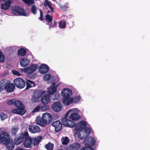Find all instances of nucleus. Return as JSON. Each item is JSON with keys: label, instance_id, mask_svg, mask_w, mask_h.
Listing matches in <instances>:
<instances>
[{"label": "nucleus", "instance_id": "nucleus-1", "mask_svg": "<svg viewBox=\"0 0 150 150\" xmlns=\"http://www.w3.org/2000/svg\"><path fill=\"white\" fill-rule=\"evenodd\" d=\"M11 139L8 133L3 131L0 134V142L4 144L8 150H12L15 147L14 143L10 141Z\"/></svg>", "mask_w": 150, "mask_h": 150}, {"label": "nucleus", "instance_id": "nucleus-2", "mask_svg": "<svg viewBox=\"0 0 150 150\" xmlns=\"http://www.w3.org/2000/svg\"><path fill=\"white\" fill-rule=\"evenodd\" d=\"M42 139V136H38L35 137H32L29 136L24 139L23 144L26 148H30L32 146H35L39 144Z\"/></svg>", "mask_w": 150, "mask_h": 150}, {"label": "nucleus", "instance_id": "nucleus-3", "mask_svg": "<svg viewBox=\"0 0 150 150\" xmlns=\"http://www.w3.org/2000/svg\"><path fill=\"white\" fill-rule=\"evenodd\" d=\"M11 13L15 16L21 15L28 16L29 13L25 11L22 8L17 6H14L12 8Z\"/></svg>", "mask_w": 150, "mask_h": 150}, {"label": "nucleus", "instance_id": "nucleus-4", "mask_svg": "<svg viewBox=\"0 0 150 150\" xmlns=\"http://www.w3.org/2000/svg\"><path fill=\"white\" fill-rule=\"evenodd\" d=\"M29 136V134L27 131H24L21 132L14 138V144L19 145L23 142L26 137Z\"/></svg>", "mask_w": 150, "mask_h": 150}, {"label": "nucleus", "instance_id": "nucleus-5", "mask_svg": "<svg viewBox=\"0 0 150 150\" xmlns=\"http://www.w3.org/2000/svg\"><path fill=\"white\" fill-rule=\"evenodd\" d=\"M38 67V65L36 64H33L29 67L24 68H21L20 71L21 73H25L28 74H31L35 71Z\"/></svg>", "mask_w": 150, "mask_h": 150}, {"label": "nucleus", "instance_id": "nucleus-6", "mask_svg": "<svg viewBox=\"0 0 150 150\" xmlns=\"http://www.w3.org/2000/svg\"><path fill=\"white\" fill-rule=\"evenodd\" d=\"M72 94H61L63 98L62 102L65 106H69L73 103V98L71 97Z\"/></svg>", "mask_w": 150, "mask_h": 150}, {"label": "nucleus", "instance_id": "nucleus-7", "mask_svg": "<svg viewBox=\"0 0 150 150\" xmlns=\"http://www.w3.org/2000/svg\"><path fill=\"white\" fill-rule=\"evenodd\" d=\"M52 120V115L49 113L45 112L42 115V120L43 123L45 124H50Z\"/></svg>", "mask_w": 150, "mask_h": 150}, {"label": "nucleus", "instance_id": "nucleus-8", "mask_svg": "<svg viewBox=\"0 0 150 150\" xmlns=\"http://www.w3.org/2000/svg\"><path fill=\"white\" fill-rule=\"evenodd\" d=\"M13 83L16 87L20 88H22L25 86V81L21 78H17L13 80Z\"/></svg>", "mask_w": 150, "mask_h": 150}, {"label": "nucleus", "instance_id": "nucleus-9", "mask_svg": "<svg viewBox=\"0 0 150 150\" xmlns=\"http://www.w3.org/2000/svg\"><path fill=\"white\" fill-rule=\"evenodd\" d=\"M59 80L57 79L56 81L52 82L53 84L47 88V92L49 94H54L57 92V87L59 85L58 84H56V83Z\"/></svg>", "mask_w": 150, "mask_h": 150}, {"label": "nucleus", "instance_id": "nucleus-10", "mask_svg": "<svg viewBox=\"0 0 150 150\" xmlns=\"http://www.w3.org/2000/svg\"><path fill=\"white\" fill-rule=\"evenodd\" d=\"M62 105L59 101L53 102L52 104V108L54 111L56 112H59L62 109Z\"/></svg>", "mask_w": 150, "mask_h": 150}, {"label": "nucleus", "instance_id": "nucleus-11", "mask_svg": "<svg viewBox=\"0 0 150 150\" xmlns=\"http://www.w3.org/2000/svg\"><path fill=\"white\" fill-rule=\"evenodd\" d=\"M87 125V123L84 121H81L75 125V130L76 131H80L83 130L84 127Z\"/></svg>", "mask_w": 150, "mask_h": 150}, {"label": "nucleus", "instance_id": "nucleus-12", "mask_svg": "<svg viewBox=\"0 0 150 150\" xmlns=\"http://www.w3.org/2000/svg\"><path fill=\"white\" fill-rule=\"evenodd\" d=\"M52 125L54 127L55 131L56 132H59L62 129V123L59 121L57 120L53 122Z\"/></svg>", "mask_w": 150, "mask_h": 150}, {"label": "nucleus", "instance_id": "nucleus-13", "mask_svg": "<svg viewBox=\"0 0 150 150\" xmlns=\"http://www.w3.org/2000/svg\"><path fill=\"white\" fill-rule=\"evenodd\" d=\"M26 110L25 109V107H19L11 110V112L13 113L17 114L20 115H23L26 112Z\"/></svg>", "mask_w": 150, "mask_h": 150}, {"label": "nucleus", "instance_id": "nucleus-14", "mask_svg": "<svg viewBox=\"0 0 150 150\" xmlns=\"http://www.w3.org/2000/svg\"><path fill=\"white\" fill-rule=\"evenodd\" d=\"M28 130L31 133H35L40 132V129L38 125H31L29 126Z\"/></svg>", "mask_w": 150, "mask_h": 150}, {"label": "nucleus", "instance_id": "nucleus-15", "mask_svg": "<svg viewBox=\"0 0 150 150\" xmlns=\"http://www.w3.org/2000/svg\"><path fill=\"white\" fill-rule=\"evenodd\" d=\"M38 67V70L41 74H45L48 72L49 70L48 66L45 64H42Z\"/></svg>", "mask_w": 150, "mask_h": 150}, {"label": "nucleus", "instance_id": "nucleus-16", "mask_svg": "<svg viewBox=\"0 0 150 150\" xmlns=\"http://www.w3.org/2000/svg\"><path fill=\"white\" fill-rule=\"evenodd\" d=\"M81 147L80 144L78 143H75L70 144L67 147L66 150H79Z\"/></svg>", "mask_w": 150, "mask_h": 150}, {"label": "nucleus", "instance_id": "nucleus-17", "mask_svg": "<svg viewBox=\"0 0 150 150\" xmlns=\"http://www.w3.org/2000/svg\"><path fill=\"white\" fill-rule=\"evenodd\" d=\"M3 3L1 5V8L2 9L7 10L11 4V0H2Z\"/></svg>", "mask_w": 150, "mask_h": 150}, {"label": "nucleus", "instance_id": "nucleus-18", "mask_svg": "<svg viewBox=\"0 0 150 150\" xmlns=\"http://www.w3.org/2000/svg\"><path fill=\"white\" fill-rule=\"evenodd\" d=\"M95 140L93 137H89L85 140L86 145L89 146H93L95 144Z\"/></svg>", "mask_w": 150, "mask_h": 150}, {"label": "nucleus", "instance_id": "nucleus-19", "mask_svg": "<svg viewBox=\"0 0 150 150\" xmlns=\"http://www.w3.org/2000/svg\"><path fill=\"white\" fill-rule=\"evenodd\" d=\"M42 103L46 105L49 103L50 100V94H45L41 99Z\"/></svg>", "mask_w": 150, "mask_h": 150}, {"label": "nucleus", "instance_id": "nucleus-20", "mask_svg": "<svg viewBox=\"0 0 150 150\" xmlns=\"http://www.w3.org/2000/svg\"><path fill=\"white\" fill-rule=\"evenodd\" d=\"M71 112L69 113L71 115L70 116V118L72 120L76 121L78 120L80 118V117L77 112H73L74 111V109Z\"/></svg>", "mask_w": 150, "mask_h": 150}, {"label": "nucleus", "instance_id": "nucleus-21", "mask_svg": "<svg viewBox=\"0 0 150 150\" xmlns=\"http://www.w3.org/2000/svg\"><path fill=\"white\" fill-rule=\"evenodd\" d=\"M30 62V60L27 58H23L20 62V65L22 67H25L28 65Z\"/></svg>", "mask_w": 150, "mask_h": 150}, {"label": "nucleus", "instance_id": "nucleus-22", "mask_svg": "<svg viewBox=\"0 0 150 150\" xmlns=\"http://www.w3.org/2000/svg\"><path fill=\"white\" fill-rule=\"evenodd\" d=\"M73 110V109H71L69 110L65 114L64 117L63 118L62 120V122L63 125L67 127V125H68V121H69V120L67 119L68 115Z\"/></svg>", "mask_w": 150, "mask_h": 150}, {"label": "nucleus", "instance_id": "nucleus-23", "mask_svg": "<svg viewBox=\"0 0 150 150\" xmlns=\"http://www.w3.org/2000/svg\"><path fill=\"white\" fill-rule=\"evenodd\" d=\"M44 5L47 9H50L51 10V11H50V14H52L54 11V10L51 6V3L48 0H45L44 2Z\"/></svg>", "mask_w": 150, "mask_h": 150}, {"label": "nucleus", "instance_id": "nucleus-24", "mask_svg": "<svg viewBox=\"0 0 150 150\" xmlns=\"http://www.w3.org/2000/svg\"><path fill=\"white\" fill-rule=\"evenodd\" d=\"M14 88L15 86L13 84L9 83L4 87V89L6 91L10 93L13 91Z\"/></svg>", "mask_w": 150, "mask_h": 150}, {"label": "nucleus", "instance_id": "nucleus-25", "mask_svg": "<svg viewBox=\"0 0 150 150\" xmlns=\"http://www.w3.org/2000/svg\"><path fill=\"white\" fill-rule=\"evenodd\" d=\"M51 78H52V80H53L52 82L56 81H55L56 78H57V79H59V78H57L56 77H52L51 75L49 74H45L43 77V80L45 81H48Z\"/></svg>", "mask_w": 150, "mask_h": 150}, {"label": "nucleus", "instance_id": "nucleus-26", "mask_svg": "<svg viewBox=\"0 0 150 150\" xmlns=\"http://www.w3.org/2000/svg\"><path fill=\"white\" fill-rule=\"evenodd\" d=\"M42 94H34L32 97L31 100L33 103H36L39 102L41 97V96Z\"/></svg>", "mask_w": 150, "mask_h": 150}, {"label": "nucleus", "instance_id": "nucleus-27", "mask_svg": "<svg viewBox=\"0 0 150 150\" xmlns=\"http://www.w3.org/2000/svg\"><path fill=\"white\" fill-rule=\"evenodd\" d=\"M26 52V49L24 48H21L18 50L17 54L19 57H23L25 55Z\"/></svg>", "mask_w": 150, "mask_h": 150}, {"label": "nucleus", "instance_id": "nucleus-28", "mask_svg": "<svg viewBox=\"0 0 150 150\" xmlns=\"http://www.w3.org/2000/svg\"><path fill=\"white\" fill-rule=\"evenodd\" d=\"M83 131H79L78 135V137L80 139H83L88 137L83 132Z\"/></svg>", "mask_w": 150, "mask_h": 150}, {"label": "nucleus", "instance_id": "nucleus-29", "mask_svg": "<svg viewBox=\"0 0 150 150\" xmlns=\"http://www.w3.org/2000/svg\"><path fill=\"white\" fill-rule=\"evenodd\" d=\"M50 11H48L47 13V14L46 16V20L47 22L50 23L52 21L53 18L52 16L49 15V14H50Z\"/></svg>", "mask_w": 150, "mask_h": 150}, {"label": "nucleus", "instance_id": "nucleus-30", "mask_svg": "<svg viewBox=\"0 0 150 150\" xmlns=\"http://www.w3.org/2000/svg\"><path fill=\"white\" fill-rule=\"evenodd\" d=\"M66 25V22L64 21H62L59 23V27L61 29L65 28Z\"/></svg>", "mask_w": 150, "mask_h": 150}, {"label": "nucleus", "instance_id": "nucleus-31", "mask_svg": "<svg viewBox=\"0 0 150 150\" xmlns=\"http://www.w3.org/2000/svg\"><path fill=\"white\" fill-rule=\"evenodd\" d=\"M61 94H50V96L51 97L53 100H59L61 98Z\"/></svg>", "mask_w": 150, "mask_h": 150}, {"label": "nucleus", "instance_id": "nucleus-32", "mask_svg": "<svg viewBox=\"0 0 150 150\" xmlns=\"http://www.w3.org/2000/svg\"><path fill=\"white\" fill-rule=\"evenodd\" d=\"M62 144L63 145H67L69 142V139L67 137H65L64 138L63 137L62 138Z\"/></svg>", "mask_w": 150, "mask_h": 150}, {"label": "nucleus", "instance_id": "nucleus-33", "mask_svg": "<svg viewBox=\"0 0 150 150\" xmlns=\"http://www.w3.org/2000/svg\"><path fill=\"white\" fill-rule=\"evenodd\" d=\"M72 93L71 90L69 88H64L61 91V94H71Z\"/></svg>", "mask_w": 150, "mask_h": 150}, {"label": "nucleus", "instance_id": "nucleus-34", "mask_svg": "<svg viewBox=\"0 0 150 150\" xmlns=\"http://www.w3.org/2000/svg\"><path fill=\"white\" fill-rule=\"evenodd\" d=\"M83 130L84 131V133L86 136L88 137L91 132V129L88 127H85Z\"/></svg>", "mask_w": 150, "mask_h": 150}, {"label": "nucleus", "instance_id": "nucleus-35", "mask_svg": "<svg viewBox=\"0 0 150 150\" xmlns=\"http://www.w3.org/2000/svg\"><path fill=\"white\" fill-rule=\"evenodd\" d=\"M45 147L47 150H53L54 144H53L49 142L48 144L45 145Z\"/></svg>", "mask_w": 150, "mask_h": 150}, {"label": "nucleus", "instance_id": "nucleus-36", "mask_svg": "<svg viewBox=\"0 0 150 150\" xmlns=\"http://www.w3.org/2000/svg\"><path fill=\"white\" fill-rule=\"evenodd\" d=\"M27 87L26 88H28L30 87L35 86L34 83L30 80H28L27 82Z\"/></svg>", "mask_w": 150, "mask_h": 150}, {"label": "nucleus", "instance_id": "nucleus-37", "mask_svg": "<svg viewBox=\"0 0 150 150\" xmlns=\"http://www.w3.org/2000/svg\"><path fill=\"white\" fill-rule=\"evenodd\" d=\"M14 104L17 108L24 106L23 104L19 100L15 101Z\"/></svg>", "mask_w": 150, "mask_h": 150}, {"label": "nucleus", "instance_id": "nucleus-38", "mask_svg": "<svg viewBox=\"0 0 150 150\" xmlns=\"http://www.w3.org/2000/svg\"><path fill=\"white\" fill-rule=\"evenodd\" d=\"M18 130V127H13L12 128L11 134L13 136H16V134Z\"/></svg>", "mask_w": 150, "mask_h": 150}, {"label": "nucleus", "instance_id": "nucleus-39", "mask_svg": "<svg viewBox=\"0 0 150 150\" xmlns=\"http://www.w3.org/2000/svg\"><path fill=\"white\" fill-rule=\"evenodd\" d=\"M45 106L44 107L42 106L41 108V109L43 110V109L45 108ZM40 105H38L37 106H36L34 109V110L33 111V113L36 112H39V110H40Z\"/></svg>", "mask_w": 150, "mask_h": 150}, {"label": "nucleus", "instance_id": "nucleus-40", "mask_svg": "<svg viewBox=\"0 0 150 150\" xmlns=\"http://www.w3.org/2000/svg\"><path fill=\"white\" fill-rule=\"evenodd\" d=\"M22 1L29 6L34 3L33 0H22Z\"/></svg>", "mask_w": 150, "mask_h": 150}, {"label": "nucleus", "instance_id": "nucleus-41", "mask_svg": "<svg viewBox=\"0 0 150 150\" xmlns=\"http://www.w3.org/2000/svg\"><path fill=\"white\" fill-rule=\"evenodd\" d=\"M81 99V97L80 96H76L73 98V103H76L79 102Z\"/></svg>", "mask_w": 150, "mask_h": 150}, {"label": "nucleus", "instance_id": "nucleus-42", "mask_svg": "<svg viewBox=\"0 0 150 150\" xmlns=\"http://www.w3.org/2000/svg\"><path fill=\"white\" fill-rule=\"evenodd\" d=\"M68 122V125H67V127H73L75 126L76 123L74 122L69 120Z\"/></svg>", "mask_w": 150, "mask_h": 150}, {"label": "nucleus", "instance_id": "nucleus-43", "mask_svg": "<svg viewBox=\"0 0 150 150\" xmlns=\"http://www.w3.org/2000/svg\"><path fill=\"white\" fill-rule=\"evenodd\" d=\"M0 116L2 120H4L7 118V115L3 112H1L0 113Z\"/></svg>", "mask_w": 150, "mask_h": 150}, {"label": "nucleus", "instance_id": "nucleus-44", "mask_svg": "<svg viewBox=\"0 0 150 150\" xmlns=\"http://www.w3.org/2000/svg\"><path fill=\"white\" fill-rule=\"evenodd\" d=\"M36 124L39 125H42L44 123L42 120V119H39L38 117L37 118L36 120Z\"/></svg>", "mask_w": 150, "mask_h": 150}, {"label": "nucleus", "instance_id": "nucleus-45", "mask_svg": "<svg viewBox=\"0 0 150 150\" xmlns=\"http://www.w3.org/2000/svg\"><path fill=\"white\" fill-rule=\"evenodd\" d=\"M80 150H93V148L90 146L83 147Z\"/></svg>", "mask_w": 150, "mask_h": 150}, {"label": "nucleus", "instance_id": "nucleus-46", "mask_svg": "<svg viewBox=\"0 0 150 150\" xmlns=\"http://www.w3.org/2000/svg\"><path fill=\"white\" fill-rule=\"evenodd\" d=\"M31 10L33 14H35L37 12L36 8L34 5H33L32 6Z\"/></svg>", "mask_w": 150, "mask_h": 150}, {"label": "nucleus", "instance_id": "nucleus-47", "mask_svg": "<svg viewBox=\"0 0 150 150\" xmlns=\"http://www.w3.org/2000/svg\"><path fill=\"white\" fill-rule=\"evenodd\" d=\"M12 73L15 75H17L18 76H20L21 75V74L18 71L13 70L12 71Z\"/></svg>", "mask_w": 150, "mask_h": 150}, {"label": "nucleus", "instance_id": "nucleus-48", "mask_svg": "<svg viewBox=\"0 0 150 150\" xmlns=\"http://www.w3.org/2000/svg\"><path fill=\"white\" fill-rule=\"evenodd\" d=\"M5 58L1 51V53L0 54V62H2L4 61Z\"/></svg>", "mask_w": 150, "mask_h": 150}, {"label": "nucleus", "instance_id": "nucleus-49", "mask_svg": "<svg viewBox=\"0 0 150 150\" xmlns=\"http://www.w3.org/2000/svg\"><path fill=\"white\" fill-rule=\"evenodd\" d=\"M5 81L4 80H2L0 81V87H3L6 85Z\"/></svg>", "mask_w": 150, "mask_h": 150}, {"label": "nucleus", "instance_id": "nucleus-50", "mask_svg": "<svg viewBox=\"0 0 150 150\" xmlns=\"http://www.w3.org/2000/svg\"><path fill=\"white\" fill-rule=\"evenodd\" d=\"M35 94H44L46 92L45 91H42L41 90H38L35 91Z\"/></svg>", "mask_w": 150, "mask_h": 150}, {"label": "nucleus", "instance_id": "nucleus-51", "mask_svg": "<svg viewBox=\"0 0 150 150\" xmlns=\"http://www.w3.org/2000/svg\"><path fill=\"white\" fill-rule=\"evenodd\" d=\"M15 100L13 99H11L10 100H7V103L8 105H10L12 104H14Z\"/></svg>", "mask_w": 150, "mask_h": 150}, {"label": "nucleus", "instance_id": "nucleus-52", "mask_svg": "<svg viewBox=\"0 0 150 150\" xmlns=\"http://www.w3.org/2000/svg\"><path fill=\"white\" fill-rule=\"evenodd\" d=\"M57 24L56 22L54 21L53 23H51V25L49 26V28H53L56 26Z\"/></svg>", "mask_w": 150, "mask_h": 150}, {"label": "nucleus", "instance_id": "nucleus-53", "mask_svg": "<svg viewBox=\"0 0 150 150\" xmlns=\"http://www.w3.org/2000/svg\"><path fill=\"white\" fill-rule=\"evenodd\" d=\"M60 7L62 8L63 10H65L68 7L65 5H60Z\"/></svg>", "mask_w": 150, "mask_h": 150}, {"label": "nucleus", "instance_id": "nucleus-54", "mask_svg": "<svg viewBox=\"0 0 150 150\" xmlns=\"http://www.w3.org/2000/svg\"><path fill=\"white\" fill-rule=\"evenodd\" d=\"M40 17L39 18L41 20H42V12L41 10H40Z\"/></svg>", "mask_w": 150, "mask_h": 150}, {"label": "nucleus", "instance_id": "nucleus-55", "mask_svg": "<svg viewBox=\"0 0 150 150\" xmlns=\"http://www.w3.org/2000/svg\"><path fill=\"white\" fill-rule=\"evenodd\" d=\"M16 48V47L15 46L11 47H10V48L11 49H15V48Z\"/></svg>", "mask_w": 150, "mask_h": 150}, {"label": "nucleus", "instance_id": "nucleus-56", "mask_svg": "<svg viewBox=\"0 0 150 150\" xmlns=\"http://www.w3.org/2000/svg\"><path fill=\"white\" fill-rule=\"evenodd\" d=\"M1 88L0 87V92H1Z\"/></svg>", "mask_w": 150, "mask_h": 150}, {"label": "nucleus", "instance_id": "nucleus-57", "mask_svg": "<svg viewBox=\"0 0 150 150\" xmlns=\"http://www.w3.org/2000/svg\"><path fill=\"white\" fill-rule=\"evenodd\" d=\"M57 150H63L62 149H58Z\"/></svg>", "mask_w": 150, "mask_h": 150}, {"label": "nucleus", "instance_id": "nucleus-58", "mask_svg": "<svg viewBox=\"0 0 150 150\" xmlns=\"http://www.w3.org/2000/svg\"><path fill=\"white\" fill-rule=\"evenodd\" d=\"M1 53V51L0 50V54Z\"/></svg>", "mask_w": 150, "mask_h": 150}]
</instances>
